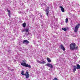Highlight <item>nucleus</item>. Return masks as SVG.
<instances>
[{
  "instance_id": "f257e3e1",
  "label": "nucleus",
  "mask_w": 80,
  "mask_h": 80,
  "mask_svg": "<svg viewBox=\"0 0 80 80\" xmlns=\"http://www.w3.org/2000/svg\"><path fill=\"white\" fill-rule=\"evenodd\" d=\"M21 65L23 67H28V68H31V66L30 65H28L25 63V61L24 60L22 61V62L21 63Z\"/></svg>"
},
{
  "instance_id": "f03ea898",
  "label": "nucleus",
  "mask_w": 80,
  "mask_h": 80,
  "mask_svg": "<svg viewBox=\"0 0 80 80\" xmlns=\"http://www.w3.org/2000/svg\"><path fill=\"white\" fill-rule=\"evenodd\" d=\"M76 46V44L75 43H71L70 45V48L71 50H75V47Z\"/></svg>"
},
{
  "instance_id": "7ed1b4c3",
  "label": "nucleus",
  "mask_w": 80,
  "mask_h": 80,
  "mask_svg": "<svg viewBox=\"0 0 80 80\" xmlns=\"http://www.w3.org/2000/svg\"><path fill=\"white\" fill-rule=\"evenodd\" d=\"M80 24H78L76 26L74 29V32L77 33V32H78V28H79V27H80Z\"/></svg>"
},
{
  "instance_id": "20e7f679",
  "label": "nucleus",
  "mask_w": 80,
  "mask_h": 80,
  "mask_svg": "<svg viewBox=\"0 0 80 80\" xmlns=\"http://www.w3.org/2000/svg\"><path fill=\"white\" fill-rule=\"evenodd\" d=\"M37 62L38 63H40V64H44L46 63L43 60H42L41 61H39V60H37Z\"/></svg>"
},
{
  "instance_id": "39448f33",
  "label": "nucleus",
  "mask_w": 80,
  "mask_h": 80,
  "mask_svg": "<svg viewBox=\"0 0 80 80\" xmlns=\"http://www.w3.org/2000/svg\"><path fill=\"white\" fill-rule=\"evenodd\" d=\"M59 48H61V50H62L63 51H65V47H64V46L63 44H61L59 47Z\"/></svg>"
},
{
  "instance_id": "423d86ee",
  "label": "nucleus",
  "mask_w": 80,
  "mask_h": 80,
  "mask_svg": "<svg viewBox=\"0 0 80 80\" xmlns=\"http://www.w3.org/2000/svg\"><path fill=\"white\" fill-rule=\"evenodd\" d=\"M25 75H24L26 77V78H29V74H28V72L27 71Z\"/></svg>"
},
{
  "instance_id": "0eeeda50",
  "label": "nucleus",
  "mask_w": 80,
  "mask_h": 80,
  "mask_svg": "<svg viewBox=\"0 0 80 80\" xmlns=\"http://www.w3.org/2000/svg\"><path fill=\"white\" fill-rule=\"evenodd\" d=\"M45 11L46 12V14L47 16L49 17V15H48V13H49V7H48V9H46V11Z\"/></svg>"
},
{
  "instance_id": "6e6552de",
  "label": "nucleus",
  "mask_w": 80,
  "mask_h": 80,
  "mask_svg": "<svg viewBox=\"0 0 80 80\" xmlns=\"http://www.w3.org/2000/svg\"><path fill=\"white\" fill-rule=\"evenodd\" d=\"M23 43H25V44H28L30 43V42L27 40H23Z\"/></svg>"
},
{
  "instance_id": "1a4fd4ad",
  "label": "nucleus",
  "mask_w": 80,
  "mask_h": 80,
  "mask_svg": "<svg viewBox=\"0 0 80 80\" xmlns=\"http://www.w3.org/2000/svg\"><path fill=\"white\" fill-rule=\"evenodd\" d=\"M59 8H61V11L62 12H65V9H64V8H63V7L62 6H59Z\"/></svg>"
},
{
  "instance_id": "9d476101",
  "label": "nucleus",
  "mask_w": 80,
  "mask_h": 80,
  "mask_svg": "<svg viewBox=\"0 0 80 80\" xmlns=\"http://www.w3.org/2000/svg\"><path fill=\"white\" fill-rule=\"evenodd\" d=\"M73 72L74 73H75V71H76V70H77V66H73Z\"/></svg>"
},
{
  "instance_id": "9b49d317",
  "label": "nucleus",
  "mask_w": 80,
  "mask_h": 80,
  "mask_svg": "<svg viewBox=\"0 0 80 80\" xmlns=\"http://www.w3.org/2000/svg\"><path fill=\"white\" fill-rule=\"evenodd\" d=\"M47 66H48L49 67H50L51 68H53V65L51 64H47Z\"/></svg>"
},
{
  "instance_id": "f8f14e48",
  "label": "nucleus",
  "mask_w": 80,
  "mask_h": 80,
  "mask_svg": "<svg viewBox=\"0 0 80 80\" xmlns=\"http://www.w3.org/2000/svg\"><path fill=\"white\" fill-rule=\"evenodd\" d=\"M7 11L8 12L9 17H10V14H11V12H10V10H9L8 9H7Z\"/></svg>"
},
{
  "instance_id": "ddd939ff",
  "label": "nucleus",
  "mask_w": 80,
  "mask_h": 80,
  "mask_svg": "<svg viewBox=\"0 0 80 80\" xmlns=\"http://www.w3.org/2000/svg\"><path fill=\"white\" fill-rule=\"evenodd\" d=\"M77 69H80V66L78 64H77Z\"/></svg>"
},
{
  "instance_id": "4468645a",
  "label": "nucleus",
  "mask_w": 80,
  "mask_h": 80,
  "mask_svg": "<svg viewBox=\"0 0 80 80\" xmlns=\"http://www.w3.org/2000/svg\"><path fill=\"white\" fill-rule=\"evenodd\" d=\"M47 60L48 62H51V60H50V59L49 58H47Z\"/></svg>"
},
{
  "instance_id": "2eb2a0df",
  "label": "nucleus",
  "mask_w": 80,
  "mask_h": 80,
  "mask_svg": "<svg viewBox=\"0 0 80 80\" xmlns=\"http://www.w3.org/2000/svg\"><path fill=\"white\" fill-rule=\"evenodd\" d=\"M21 74L22 75H26V74H24V71H22L21 72Z\"/></svg>"
},
{
  "instance_id": "dca6fc26",
  "label": "nucleus",
  "mask_w": 80,
  "mask_h": 80,
  "mask_svg": "<svg viewBox=\"0 0 80 80\" xmlns=\"http://www.w3.org/2000/svg\"><path fill=\"white\" fill-rule=\"evenodd\" d=\"M22 26L23 27H25L26 26V23L24 22L23 24H22Z\"/></svg>"
},
{
  "instance_id": "f3484780",
  "label": "nucleus",
  "mask_w": 80,
  "mask_h": 80,
  "mask_svg": "<svg viewBox=\"0 0 80 80\" xmlns=\"http://www.w3.org/2000/svg\"><path fill=\"white\" fill-rule=\"evenodd\" d=\"M29 30V29H25V32H28V31Z\"/></svg>"
},
{
  "instance_id": "a211bd4d",
  "label": "nucleus",
  "mask_w": 80,
  "mask_h": 80,
  "mask_svg": "<svg viewBox=\"0 0 80 80\" xmlns=\"http://www.w3.org/2000/svg\"><path fill=\"white\" fill-rule=\"evenodd\" d=\"M62 30H64V31L65 32L66 31H67V29L65 28H62Z\"/></svg>"
},
{
  "instance_id": "6ab92c4d",
  "label": "nucleus",
  "mask_w": 80,
  "mask_h": 80,
  "mask_svg": "<svg viewBox=\"0 0 80 80\" xmlns=\"http://www.w3.org/2000/svg\"><path fill=\"white\" fill-rule=\"evenodd\" d=\"M68 19L67 18L66 19V22L67 23H68Z\"/></svg>"
},
{
  "instance_id": "aec40b11",
  "label": "nucleus",
  "mask_w": 80,
  "mask_h": 80,
  "mask_svg": "<svg viewBox=\"0 0 80 80\" xmlns=\"http://www.w3.org/2000/svg\"><path fill=\"white\" fill-rule=\"evenodd\" d=\"M75 50H77L78 49V47H75Z\"/></svg>"
},
{
  "instance_id": "412c9836",
  "label": "nucleus",
  "mask_w": 80,
  "mask_h": 80,
  "mask_svg": "<svg viewBox=\"0 0 80 80\" xmlns=\"http://www.w3.org/2000/svg\"><path fill=\"white\" fill-rule=\"evenodd\" d=\"M53 80H58V79H57V78H55Z\"/></svg>"
},
{
  "instance_id": "4be33fe9",
  "label": "nucleus",
  "mask_w": 80,
  "mask_h": 80,
  "mask_svg": "<svg viewBox=\"0 0 80 80\" xmlns=\"http://www.w3.org/2000/svg\"><path fill=\"white\" fill-rule=\"evenodd\" d=\"M19 13H20H20H22V12H18Z\"/></svg>"
},
{
  "instance_id": "5701e85b",
  "label": "nucleus",
  "mask_w": 80,
  "mask_h": 80,
  "mask_svg": "<svg viewBox=\"0 0 80 80\" xmlns=\"http://www.w3.org/2000/svg\"><path fill=\"white\" fill-rule=\"evenodd\" d=\"M37 38H40V37L39 36H38V37L37 36Z\"/></svg>"
},
{
  "instance_id": "b1692460",
  "label": "nucleus",
  "mask_w": 80,
  "mask_h": 80,
  "mask_svg": "<svg viewBox=\"0 0 80 80\" xmlns=\"http://www.w3.org/2000/svg\"><path fill=\"white\" fill-rule=\"evenodd\" d=\"M8 70H10V67H8Z\"/></svg>"
},
{
  "instance_id": "393cba45",
  "label": "nucleus",
  "mask_w": 80,
  "mask_h": 80,
  "mask_svg": "<svg viewBox=\"0 0 80 80\" xmlns=\"http://www.w3.org/2000/svg\"><path fill=\"white\" fill-rule=\"evenodd\" d=\"M22 32H25V29L24 30H23Z\"/></svg>"
},
{
  "instance_id": "a878e982",
  "label": "nucleus",
  "mask_w": 80,
  "mask_h": 80,
  "mask_svg": "<svg viewBox=\"0 0 80 80\" xmlns=\"http://www.w3.org/2000/svg\"><path fill=\"white\" fill-rule=\"evenodd\" d=\"M41 18H42V16L41 15Z\"/></svg>"
},
{
  "instance_id": "bb28decb",
  "label": "nucleus",
  "mask_w": 80,
  "mask_h": 80,
  "mask_svg": "<svg viewBox=\"0 0 80 80\" xmlns=\"http://www.w3.org/2000/svg\"><path fill=\"white\" fill-rule=\"evenodd\" d=\"M14 70H13V69H12L11 70L12 71H13Z\"/></svg>"
},
{
  "instance_id": "cd10ccee",
  "label": "nucleus",
  "mask_w": 80,
  "mask_h": 80,
  "mask_svg": "<svg viewBox=\"0 0 80 80\" xmlns=\"http://www.w3.org/2000/svg\"><path fill=\"white\" fill-rule=\"evenodd\" d=\"M50 70H51V71H52V69H50Z\"/></svg>"
}]
</instances>
